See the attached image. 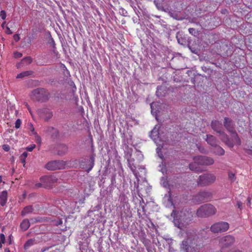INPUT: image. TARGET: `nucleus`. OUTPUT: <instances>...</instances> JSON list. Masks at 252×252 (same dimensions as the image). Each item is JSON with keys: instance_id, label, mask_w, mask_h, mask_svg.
<instances>
[{"instance_id": "nucleus-1", "label": "nucleus", "mask_w": 252, "mask_h": 252, "mask_svg": "<svg viewBox=\"0 0 252 252\" xmlns=\"http://www.w3.org/2000/svg\"><path fill=\"white\" fill-rule=\"evenodd\" d=\"M171 216L173 217V222L178 228L183 229L190 224L192 221L193 215L189 210L183 208L179 211L174 210Z\"/></svg>"}, {"instance_id": "nucleus-2", "label": "nucleus", "mask_w": 252, "mask_h": 252, "mask_svg": "<svg viewBox=\"0 0 252 252\" xmlns=\"http://www.w3.org/2000/svg\"><path fill=\"white\" fill-rule=\"evenodd\" d=\"M217 213L216 207L211 204H206L201 206L196 211L198 217L207 218L215 215Z\"/></svg>"}, {"instance_id": "nucleus-3", "label": "nucleus", "mask_w": 252, "mask_h": 252, "mask_svg": "<svg viewBox=\"0 0 252 252\" xmlns=\"http://www.w3.org/2000/svg\"><path fill=\"white\" fill-rule=\"evenodd\" d=\"M31 96L32 100L44 102L48 100L49 93L44 88H37L32 91Z\"/></svg>"}, {"instance_id": "nucleus-4", "label": "nucleus", "mask_w": 252, "mask_h": 252, "mask_svg": "<svg viewBox=\"0 0 252 252\" xmlns=\"http://www.w3.org/2000/svg\"><path fill=\"white\" fill-rule=\"evenodd\" d=\"M216 180V176L212 173H204L200 175L197 180V184L201 187L208 186L213 184Z\"/></svg>"}, {"instance_id": "nucleus-5", "label": "nucleus", "mask_w": 252, "mask_h": 252, "mask_svg": "<svg viewBox=\"0 0 252 252\" xmlns=\"http://www.w3.org/2000/svg\"><path fill=\"white\" fill-rule=\"evenodd\" d=\"M40 183L35 185L36 187H43L50 188L58 181V179L54 175L45 176L42 177L40 179Z\"/></svg>"}, {"instance_id": "nucleus-6", "label": "nucleus", "mask_w": 252, "mask_h": 252, "mask_svg": "<svg viewBox=\"0 0 252 252\" xmlns=\"http://www.w3.org/2000/svg\"><path fill=\"white\" fill-rule=\"evenodd\" d=\"M230 133L231 138H229L227 135L226 139L221 140L230 148H232L235 145H240L241 144V140L236 132V131Z\"/></svg>"}, {"instance_id": "nucleus-7", "label": "nucleus", "mask_w": 252, "mask_h": 252, "mask_svg": "<svg viewBox=\"0 0 252 252\" xmlns=\"http://www.w3.org/2000/svg\"><path fill=\"white\" fill-rule=\"evenodd\" d=\"M212 194L211 192L207 191H203L199 192L193 197V202L200 204L204 202L209 201L212 198Z\"/></svg>"}, {"instance_id": "nucleus-8", "label": "nucleus", "mask_w": 252, "mask_h": 252, "mask_svg": "<svg viewBox=\"0 0 252 252\" xmlns=\"http://www.w3.org/2000/svg\"><path fill=\"white\" fill-rule=\"evenodd\" d=\"M229 228V224L227 222L220 221L215 223L210 227L211 231L214 233L223 232Z\"/></svg>"}, {"instance_id": "nucleus-9", "label": "nucleus", "mask_w": 252, "mask_h": 252, "mask_svg": "<svg viewBox=\"0 0 252 252\" xmlns=\"http://www.w3.org/2000/svg\"><path fill=\"white\" fill-rule=\"evenodd\" d=\"M211 127L212 129L219 134L220 140H225L227 139V134L222 129L221 123L217 120L212 121L211 122Z\"/></svg>"}, {"instance_id": "nucleus-10", "label": "nucleus", "mask_w": 252, "mask_h": 252, "mask_svg": "<svg viewBox=\"0 0 252 252\" xmlns=\"http://www.w3.org/2000/svg\"><path fill=\"white\" fill-rule=\"evenodd\" d=\"M193 160L200 164V165L209 166L213 164L214 163V160L213 158L204 156L193 157Z\"/></svg>"}, {"instance_id": "nucleus-11", "label": "nucleus", "mask_w": 252, "mask_h": 252, "mask_svg": "<svg viewBox=\"0 0 252 252\" xmlns=\"http://www.w3.org/2000/svg\"><path fill=\"white\" fill-rule=\"evenodd\" d=\"M235 238L230 235L225 236L220 239V245L222 248H227L233 244Z\"/></svg>"}, {"instance_id": "nucleus-12", "label": "nucleus", "mask_w": 252, "mask_h": 252, "mask_svg": "<svg viewBox=\"0 0 252 252\" xmlns=\"http://www.w3.org/2000/svg\"><path fill=\"white\" fill-rule=\"evenodd\" d=\"M64 166V162L60 160H53L48 162L45 165V168L49 170H55L63 168Z\"/></svg>"}, {"instance_id": "nucleus-13", "label": "nucleus", "mask_w": 252, "mask_h": 252, "mask_svg": "<svg viewBox=\"0 0 252 252\" xmlns=\"http://www.w3.org/2000/svg\"><path fill=\"white\" fill-rule=\"evenodd\" d=\"M223 126L227 131L229 133L236 131L234 122L228 117H224Z\"/></svg>"}, {"instance_id": "nucleus-14", "label": "nucleus", "mask_w": 252, "mask_h": 252, "mask_svg": "<svg viewBox=\"0 0 252 252\" xmlns=\"http://www.w3.org/2000/svg\"><path fill=\"white\" fill-rule=\"evenodd\" d=\"M161 128H163L160 125H156L151 132V137L153 140L158 138L161 139Z\"/></svg>"}, {"instance_id": "nucleus-15", "label": "nucleus", "mask_w": 252, "mask_h": 252, "mask_svg": "<svg viewBox=\"0 0 252 252\" xmlns=\"http://www.w3.org/2000/svg\"><path fill=\"white\" fill-rule=\"evenodd\" d=\"M199 165H200V164L193 161V162L189 164V168L190 170L194 172H202L204 171V170Z\"/></svg>"}, {"instance_id": "nucleus-16", "label": "nucleus", "mask_w": 252, "mask_h": 252, "mask_svg": "<svg viewBox=\"0 0 252 252\" xmlns=\"http://www.w3.org/2000/svg\"><path fill=\"white\" fill-rule=\"evenodd\" d=\"M206 140L211 146L214 147L218 144V141L215 136L211 135H206Z\"/></svg>"}, {"instance_id": "nucleus-17", "label": "nucleus", "mask_w": 252, "mask_h": 252, "mask_svg": "<svg viewBox=\"0 0 252 252\" xmlns=\"http://www.w3.org/2000/svg\"><path fill=\"white\" fill-rule=\"evenodd\" d=\"M8 193L6 190L2 191L0 194V204L4 206L7 201Z\"/></svg>"}, {"instance_id": "nucleus-18", "label": "nucleus", "mask_w": 252, "mask_h": 252, "mask_svg": "<svg viewBox=\"0 0 252 252\" xmlns=\"http://www.w3.org/2000/svg\"><path fill=\"white\" fill-rule=\"evenodd\" d=\"M42 117L45 121H48L53 117V113L48 109H44Z\"/></svg>"}, {"instance_id": "nucleus-19", "label": "nucleus", "mask_w": 252, "mask_h": 252, "mask_svg": "<svg viewBox=\"0 0 252 252\" xmlns=\"http://www.w3.org/2000/svg\"><path fill=\"white\" fill-rule=\"evenodd\" d=\"M181 248L183 249L186 252H189V250L190 249V246L189 245V239L187 238V239L184 240L182 242V244L181 245Z\"/></svg>"}, {"instance_id": "nucleus-20", "label": "nucleus", "mask_w": 252, "mask_h": 252, "mask_svg": "<svg viewBox=\"0 0 252 252\" xmlns=\"http://www.w3.org/2000/svg\"><path fill=\"white\" fill-rule=\"evenodd\" d=\"M214 153L219 156H223L225 153V151L223 148L219 146L218 144L214 146Z\"/></svg>"}, {"instance_id": "nucleus-21", "label": "nucleus", "mask_w": 252, "mask_h": 252, "mask_svg": "<svg viewBox=\"0 0 252 252\" xmlns=\"http://www.w3.org/2000/svg\"><path fill=\"white\" fill-rule=\"evenodd\" d=\"M33 208L32 206L29 205L25 207L21 212V215L24 216L26 215L31 213L33 212Z\"/></svg>"}, {"instance_id": "nucleus-22", "label": "nucleus", "mask_w": 252, "mask_h": 252, "mask_svg": "<svg viewBox=\"0 0 252 252\" xmlns=\"http://www.w3.org/2000/svg\"><path fill=\"white\" fill-rule=\"evenodd\" d=\"M30 226V223L28 219L24 220L20 224V227L24 231L27 230Z\"/></svg>"}, {"instance_id": "nucleus-23", "label": "nucleus", "mask_w": 252, "mask_h": 252, "mask_svg": "<svg viewBox=\"0 0 252 252\" xmlns=\"http://www.w3.org/2000/svg\"><path fill=\"white\" fill-rule=\"evenodd\" d=\"M90 163L88 165V167L86 169L87 173H89L90 171L93 169L94 165V156H91L90 158Z\"/></svg>"}, {"instance_id": "nucleus-24", "label": "nucleus", "mask_w": 252, "mask_h": 252, "mask_svg": "<svg viewBox=\"0 0 252 252\" xmlns=\"http://www.w3.org/2000/svg\"><path fill=\"white\" fill-rule=\"evenodd\" d=\"M32 73V71H26L18 74L17 75V78H22L25 76H28Z\"/></svg>"}, {"instance_id": "nucleus-25", "label": "nucleus", "mask_w": 252, "mask_h": 252, "mask_svg": "<svg viewBox=\"0 0 252 252\" xmlns=\"http://www.w3.org/2000/svg\"><path fill=\"white\" fill-rule=\"evenodd\" d=\"M28 156V153L27 152H24L20 157V159L21 162L23 164V165L25 166L26 163V159Z\"/></svg>"}, {"instance_id": "nucleus-26", "label": "nucleus", "mask_w": 252, "mask_h": 252, "mask_svg": "<svg viewBox=\"0 0 252 252\" xmlns=\"http://www.w3.org/2000/svg\"><path fill=\"white\" fill-rule=\"evenodd\" d=\"M34 244V240L32 239L28 240L24 244V248L25 249H28L30 247L33 245Z\"/></svg>"}, {"instance_id": "nucleus-27", "label": "nucleus", "mask_w": 252, "mask_h": 252, "mask_svg": "<svg viewBox=\"0 0 252 252\" xmlns=\"http://www.w3.org/2000/svg\"><path fill=\"white\" fill-rule=\"evenodd\" d=\"M134 160L133 159L128 160V167H129V168L130 169V170L132 172H134L135 170V169H136V167H135V166L134 165V164L133 163Z\"/></svg>"}, {"instance_id": "nucleus-28", "label": "nucleus", "mask_w": 252, "mask_h": 252, "mask_svg": "<svg viewBox=\"0 0 252 252\" xmlns=\"http://www.w3.org/2000/svg\"><path fill=\"white\" fill-rule=\"evenodd\" d=\"M5 236L3 234L1 233L0 234V248H1L2 246V244L5 243Z\"/></svg>"}, {"instance_id": "nucleus-29", "label": "nucleus", "mask_w": 252, "mask_h": 252, "mask_svg": "<svg viewBox=\"0 0 252 252\" xmlns=\"http://www.w3.org/2000/svg\"><path fill=\"white\" fill-rule=\"evenodd\" d=\"M228 178L231 180V181L234 182L236 180V176L235 174L229 172L228 174Z\"/></svg>"}, {"instance_id": "nucleus-30", "label": "nucleus", "mask_w": 252, "mask_h": 252, "mask_svg": "<svg viewBox=\"0 0 252 252\" xmlns=\"http://www.w3.org/2000/svg\"><path fill=\"white\" fill-rule=\"evenodd\" d=\"M21 125V121L20 119H17L15 123V127L19 128Z\"/></svg>"}, {"instance_id": "nucleus-31", "label": "nucleus", "mask_w": 252, "mask_h": 252, "mask_svg": "<svg viewBox=\"0 0 252 252\" xmlns=\"http://www.w3.org/2000/svg\"><path fill=\"white\" fill-rule=\"evenodd\" d=\"M13 55L15 58H20L22 57L23 54L19 52H15Z\"/></svg>"}, {"instance_id": "nucleus-32", "label": "nucleus", "mask_w": 252, "mask_h": 252, "mask_svg": "<svg viewBox=\"0 0 252 252\" xmlns=\"http://www.w3.org/2000/svg\"><path fill=\"white\" fill-rule=\"evenodd\" d=\"M49 43L52 45V47L54 49L56 48L55 42L52 37L50 38L49 41Z\"/></svg>"}, {"instance_id": "nucleus-33", "label": "nucleus", "mask_w": 252, "mask_h": 252, "mask_svg": "<svg viewBox=\"0 0 252 252\" xmlns=\"http://www.w3.org/2000/svg\"><path fill=\"white\" fill-rule=\"evenodd\" d=\"M0 16L2 20H5L6 17V12L4 10H1L0 12Z\"/></svg>"}, {"instance_id": "nucleus-34", "label": "nucleus", "mask_w": 252, "mask_h": 252, "mask_svg": "<svg viewBox=\"0 0 252 252\" xmlns=\"http://www.w3.org/2000/svg\"><path fill=\"white\" fill-rule=\"evenodd\" d=\"M35 144H32L27 147L26 149L28 151L32 152L35 148Z\"/></svg>"}, {"instance_id": "nucleus-35", "label": "nucleus", "mask_w": 252, "mask_h": 252, "mask_svg": "<svg viewBox=\"0 0 252 252\" xmlns=\"http://www.w3.org/2000/svg\"><path fill=\"white\" fill-rule=\"evenodd\" d=\"M157 154L158 156V157L162 159H163L164 157L162 153L161 150L160 149H157Z\"/></svg>"}, {"instance_id": "nucleus-36", "label": "nucleus", "mask_w": 252, "mask_h": 252, "mask_svg": "<svg viewBox=\"0 0 252 252\" xmlns=\"http://www.w3.org/2000/svg\"><path fill=\"white\" fill-rule=\"evenodd\" d=\"M172 197H171V193L170 191L169 192V198L168 199V201L171 204L172 206H174V208H175L174 204H173V202L172 200Z\"/></svg>"}, {"instance_id": "nucleus-37", "label": "nucleus", "mask_w": 252, "mask_h": 252, "mask_svg": "<svg viewBox=\"0 0 252 252\" xmlns=\"http://www.w3.org/2000/svg\"><path fill=\"white\" fill-rule=\"evenodd\" d=\"M31 131L34 136L37 134V132L35 131L34 128L32 125L31 126Z\"/></svg>"}, {"instance_id": "nucleus-38", "label": "nucleus", "mask_w": 252, "mask_h": 252, "mask_svg": "<svg viewBox=\"0 0 252 252\" xmlns=\"http://www.w3.org/2000/svg\"><path fill=\"white\" fill-rule=\"evenodd\" d=\"M35 137L36 142L40 143L41 141V139L38 134L35 136Z\"/></svg>"}, {"instance_id": "nucleus-39", "label": "nucleus", "mask_w": 252, "mask_h": 252, "mask_svg": "<svg viewBox=\"0 0 252 252\" xmlns=\"http://www.w3.org/2000/svg\"><path fill=\"white\" fill-rule=\"evenodd\" d=\"M242 203L240 201H237V206L238 208L241 209L242 206Z\"/></svg>"}, {"instance_id": "nucleus-40", "label": "nucleus", "mask_w": 252, "mask_h": 252, "mask_svg": "<svg viewBox=\"0 0 252 252\" xmlns=\"http://www.w3.org/2000/svg\"><path fill=\"white\" fill-rule=\"evenodd\" d=\"M13 38L16 41H18L20 39V36L18 34L14 35Z\"/></svg>"}, {"instance_id": "nucleus-41", "label": "nucleus", "mask_w": 252, "mask_h": 252, "mask_svg": "<svg viewBox=\"0 0 252 252\" xmlns=\"http://www.w3.org/2000/svg\"><path fill=\"white\" fill-rule=\"evenodd\" d=\"M23 60H27L29 63H31L32 62V59L30 57H26Z\"/></svg>"}, {"instance_id": "nucleus-42", "label": "nucleus", "mask_w": 252, "mask_h": 252, "mask_svg": "<svg viewBox=\"0 0 252 252\" xmlns=\"http://www.w3.org/2000/svg\"><path fill=\"white\" fill-rule=\"evenodd\" d=\"M246 152L248 154L252 156V150L250 149H246Z\"/></svg>"}, {"instance_id": "nucleus-43", "label": "nucleus", "mask_w": 252, "mask_h": 252, "mask_svg": "<svg viewBox=\"0 0 252 252\" xmlns=\"http://www.w3.org/2000/svg\"><path fill=\"white\" fill-rule=\"evenodd\" d=\"M6 30H7V31L6 32L7 34H10L12 33V31L10 30V29H9V27H6Z\"/></svg>"}, {"instance_id": "nucleus-44", "label": "nucleus", "mask_w": 252, "mask_h": 252, "mask_svg": "<svg viewBox=\"0 0 252 252\" xmlns=\"http://www.w3.org/2000/svg\"><path fill=\"white\" fill-rule=\"evenodd\" d=\"M198 148L199 151L201 153H205V151L204 148H201L200 146H198Z\"/></svg>"}, {"instance_id": "nucleus-45", "label": "nucleus", "mask_w": 252, "mask_h": 252, "mask_svg": "<svg viewBox=\"0 0 252 252\" xmlns=\"http://www.w3.org/2000/svg\"><path fill=\"white\" fill-rule=\"evenodd\" d=\"M63 223V220L61 219L59 220L56 222V225H59Z\"/></svg>"}, {"instance_id": "nucleus-46", "label": "nucleus", "mask_w": 252, "mask_h": 252, "mask_svg": "<svg viewBox=\"0 0 252 252\" xmlns=\"http://www.w3.org/2000/svg\"><path fill=\"white\" fill-rule=\"evenodd\" d=\"M3 148L6 151H8L9 150V147L8 146L5 145H4L3 146Z\"/></svg>"}, {"instance_id": "nucleus-47", "label": "nucleus", "mask_w": 252, "mask_h": 252, "mask_svg": "<svg viewBox=\"0 0 252 252\" xmlns=\"http://www.w3.org/2000/svg\"><path fill=\"white\" fill-rule=\"evenodd\" d=\"M26 106L27 107V108H28L29 111L30 112V113H31V115H32V111H31V108L30 107L29 105L26 103Z\"/></svg>"}, {"instance_id": "nucleus-48", "label": "nucleus", "mask_w": 252, "mask_h": 252, "mask_svg": "<svg viewBox=\"0 0 252 252\" xmlns=\"http://www.w3.org/2000/svg\"><path fill=\"white\" fill-rule=\"evenodd\" d=\"M189 31L190 33H192V32L194 31V29L193 28H189Z\"/></svg>"}, {"instance_id": "nucleus-49", "label": "nucleus", "mask_w": 252, "mask_h": 252, "mask_svg": "<svg viewBox=\"0 0 252 252\" xmlns=\"http://www.w3.org/2000/svg\"><path fill=\"white\" fill-rule=\"evenodd\" d=\"M62 147H63V149L64 150V152H65L67 151V147L65 145H63Z\"/></svg>"}, {"instance_id": "nucleus-50", "label": "nucleus", "mask_w": 252, "mask_h": 252, "mask_svg": "<svg viewBox=\"0 0 252 252\" xmlns=\"http://www.w3.org/2000/svg\"><path fill=\"white\" fill-rule=\"evenodd\" d=\"M0 182L3 183V184L5 183L4 181H2V176H0Z\"/></svg>"}, {"instance_id": "nucleus-51", "label": "nucleus", "mask_w": 252, "mask_h": 252, "mask_svg": "<svg viewBox=\"0 0 252 252\" xmlns=\"http://www.w3.org/2000/svg\"><path fill=\"white\" fill-rule=\"evenodd\" d=\"M4 251H5V252H10V251L8 248L5 249Z\"/></svg>"}, {"instance_id": "nucleus-52", "label": "nucleus", "mask_w": 252, "mask_h": 252, "mask_svg": "<svg viewBox=\"0 0 252 252\" xmlns=\"http://www.w3.org/2000/svg\"><path fill=\"white\" fill-rule=\"evenodd\" d=\"M233 252H242L240 250H235V251H233Z\"/></svg>"}, {"instance_id": "nucleus-53", "label": "nucleus", "mask_w": 252, "mask_h": 252, "mask_svg": "<svg viewBox=\"0 0 252 252\" xmlns=\"http://www.w3.org/2000/svg\"><path fill=\"white\" fill-rule=\"evenodd\" d=\"M5 23V22H4V23H3L2 24V25H1V27H3V26H4Z\"/></svg>"}, {"instance_id": "nucleus-54", "label": "nucleus", "mask_w": 252, "mask_h": 252, "mask_svg": "<svg viewBox=\"0 0 252 252\" xmlns=\"http://www.w3.org/2000/svg\"><path fill=\"white\" fill-rule=\"evenodd\" d=\"M153 103H152V104H151V108H152V107H153Z\"/></svg>"}, {"instance_id": "nucleus-55", "label": "nucleus", "mask_w": 252, "mask_h": 252, "mask_svg": "<svg viewBox=\"0 0 252 252\" xmlns=\"http://www.w3.org/2000/svg\"><path fill=\"white\" fill-rule=\"evenodd\" d=\"M251 132V134L252 135V130H251V132Z\"/></svg>"}, {"instance_id": "nucleus-56", "label": "nucleus", "mask_w": 252, "mask_h": 252, "mask_svg": "<svg viewBox=\"0 0 252 252\" xmlns=\"http://www.w3.org/2000/svg\"><path fill=\"white\" fill-rule=\"evenodd\" d=\"M249 203H251L250 200H249Z\"/></svg>"}, {"instance_id": "nucleus-57", "label": "nucleus", "mask_w": 252, "mask_h": 252, "mask_svg": "<svg viewBox=\"0 0 252 252\" xmlns=\"http://www.w3.org/2000/svg\"><path fill=\"white\" fill-rule=\"evenodd\" d=\"M50 128H52V129H54V128H53V127H50Z\"/></svg>"}, {"instance_id": "nucleus-58", "label": "nucleus", "mask_w": 252, "mask_h": 252, "mask_svg": "<svg viewBox=\"0 0 252 252\" xmlns=\"http://www.w3.org/2000/svg\"><path fill=\"white\" fill-rule=\"evenodd\" d=\"M58 154H59V155H61L62 154L61 153H60L59 152Z\"/></svg>"}]
</instances>
